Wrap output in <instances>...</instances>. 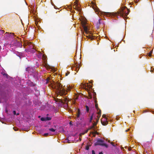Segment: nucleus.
Masks as SVG:
<instances>
[{"instance_id":"f257e3e1","label":"nucleus","mask_w":154,"mask_h":154,"mask_svg":"<svg viewBox=\"0 0 154 154\" xmlns=\"http://www.w3.org/2000/svg\"><path fill=\"white\" fill-rule=\"evenodd\" d=\"M130 11L126 7H124L122 8L119 11L115 13H106L105 12V14L107 16H110L111 14L113 16H116L118 18H119L122 17L123 18H125L129 14Z\"/></svg>"},{"instance_id":"f03ea898","label":"nucleus","mask_w":154,"mask_h":154,"mask_svg":"<svg viewBox=\"0 0 154 154\" xmlns=\"http://www.w3.org/2000/svg\"><path fill=\"white\" fill-rule=\"evenodd\" d=\"M53 87L56 89L57 92L60 96L66 94L65 89L63 88L62 85L60 83L58 82L55 83V85Z\"/></svg>"},{"instance_id":"7ed1b4c3","label":"nucleus","mask_w":154,"mask_h":154,"mask_svg":"<svg viewBox=\"0 0 154 154\" xmlns=\"http://www.w3.org/2000/svg\"><path fill=\"white\" fill-rule=\"evenodd\" d=\"M81 113L80 111V110L79 109H78L77 112H76V116L75 117L76 119L79 118L78 119H79L81 121H82L84 119V116H81Z\"/></svg>"},{"instance_id":"20e7f679","label":"nucleus","mask_w":154,"mask_h":154,"mask_svg":"<svg viewBox=\"0 0 154 154\" xmlns=\"http://www.w3.org/2000/svg\"><path fill=\"white\" fill-rule=\"evenodd\" d=\"M101 121L102 124L103 125H105L107 124L108 122L107 121V119L106 118L104 119H101Z\"/></svg>"},{"instance_id":"39448f33","label":"nucleus","mask_w":154,"mask_h":154,"mask_svg":"<svg viewBox=\"0 0 154 154\" xmlns=\"http://www.w3.org/2000/svg\"><path fill=\"white\" fill-rule=\"evenodd\" d=\"M94 144H106V143H103V140L100 139H98L97 140L96 143Z\"/></svg>"},{"instance_id":"423d86ee","label":"nucleus","mask_w":154,"mask_h":154,"mask_svg":"<svg viewBox=\"0 0 154 154\" xmlns=\"http://www.w3.org/2000/svg\"><path fill=\"white\" fill-rule=\"evenodd\" d=\"M5 35L6 36L11 38H12L14 36V34L12 33L6 32Z\"/></svg>"},{"instance_id":"0eeeda50","label":"nucleus","mask_w":154,"mask_h":154,"mask_svg":"<svg viewBox=\"0 0 154 154\" xmlns=\"http://www.w3.org/2000/svg\"><path fill=\"white\" fill-rule=\"evenodd\" d=\"M63 98H64L63 99V101H62V103L63 104H66L67 105L68 102L67 101V98L64 96H63Z\"/></svg>"},{"instance_id":"6e6552de","label":"nucleus","mask_w":154,"mask_h":154,"mask_svg":"<svg viewBox=\"0 0 154 154\" xmlns=\"http://www.w3.org/2000/svg\"><path fill=\"white\" fill-rule=\"evenodd\" d=\"M26 71H27L28 73H32L33 71V70L32 68L29 67H28L26 68Z\"/></svg>"},{"instance_id":"1a4fd4ad","label":"nucleus","mask_w":154,"mask_h":154,"mask_svg":"<svg viewBox=\"0 0 154 154\" xmlns=\"http://www.w3.org/2000/svg\"><path fill=\"white\" fill-rule=\"evenodd\" d=\"M83 27L84 30L86 34H87L88 33H90V32L88 30V28L86 26L84 25L83 26Z\"/></svg>"},{"instance_id":"9d476101","label":"nucleus","mask_w":154,"mask_h":154,"mask_svg":"<svg viewBox=\"0 0 154 154\" xmlns=\"http://www.w3.org/2000/svg\"><path fill=\"white\" fill-rule=\"evenodd\" d=\"M95 121H93V122H94L93 123L92 126V128H94L95 126H96L97 125V122H98V121H97V120H95Z\"/></svg>"},{"instance_id":"9b49d317","label":"nucleus","mask_w":154,"mask_h":154,"mask_svg":"<svg viewBox=\"0 0 154 154\" xmlns=\"http://www.w3.org/2000/svg\"><path fill=\"white\" fill-rule=\"evenodd\" d=\"M100 116H100V115H98L97 116V118H96L95 116L94 118V119L95 120H97V121H99V118L100 117Z\"/></svg>"},{"instance_id":"f8f14e48","label":"nucleus","mask_w":154,"mask_h":154,"mask_svg":"<svg viewBox=\"0 0 154 154\" xmlns=\"http://www.w3.org/2000/svg\"><path fill=\"white\" fill-rule=\"evenodd\" d=\"M74 8L78 11H81V9H80V7L78 6L77 7L76 5L74 6Z\"/></svg>"},{"instance_id":"ddd939ff","label":"nucleus","mask_w":154,"mask_h":154,"mask_svg":"<svg viewBox=\"0 0 154 154\" xmlns=\"http://www.w3.org/2000/svg\"><path fill=\"white\" fill-rule=\"evenodd\" d=\"M86 37L89 39H91V40H92L94 39V37L91 35H88V36H86Z\"/></svg>"},{"instance_id":"4468645a","label":"nucleus","mask_w":154,"mask_h":154,"mask_svg":"<svg viewBox=\"0 0 154 154\" xmlns=\"http://www.w3.org/2000/svg\"><path fill=\"white\" fill-rule=\"evenodd\" d=\"M95 116H94V114L93 113L92 115L90 117V119L89 120V122H92V119H93L94 117Z\"/></svg>"},{"instance_id":"2eb2a0df","label":"nucleus","mask_w":154,"mask_h":154,"mask_svg":"<svg viewBox=\"0 0 154 154\" xmlns=\"http://www.w3.org/2000/svg\"><path fill=\"white\" fill-rule=\"evenodd\" d=\"M3 76H4L7 79H8L9 76L6 73H5V74H4Z\"/></svg>"},{"instance_id":"dca6fc26","label":"nucleus","mask_w":154,"mask_h":154,"mask_svg":"<svg viewBox=\"0 0 154 154\" xmlns=\"http://www.w3.org/2000/svg\"><path fill=\"white\" fill-rule=\"evenodd\" d=\"M41 120L42 121H46V117H42L41 119Z\"/></svg>"},{"instance_id":"f3484780","label":"nucleus","mask_w":154,"mask_h":154,"mask_svg":"<svg viewBox=\"0 0 154 154\" xmlns=\"http://www.w3.org/2000/svg\"><path fill=\"white\" fill-rule=\"evenodd\" d=\"M46 121H49L51 120V117H46Z\"/></svg>"},{"instance_id":"a211bd4d","label":"nucleus","mask_w":154,"mask_h":154,"mask_svg":"<svg viewBox=\"0 0 154 154\" xmlns=\"http://www.w3.org/2000/svg\"><path fill=\"white\" fill-rule=\"evenodd\" d=\"M38 56V57H39V58L41 57L42 56V53L40 52H39Z\"/></svg>"},{"instance_id":"6ab92c4d","label":"nucleus","mask_w":154,"mask_h":154,"mask_svg":"<svg viewBox=\"0 0 154 154\" xmlns=\"http://www.w3.org/2000/svg\"><path fill=\"white\" fill-rule=\"evenodd\" d=\"M85 107L86 108V110L87 112H88L89 111V109L88 106H86Z\"/></svg>"},{"instance_id":"aec40b11","label":"nucleus","mask_w":154,"mask_h":154,"mask_svg":"<svg viewBox=\"0 0 154 154\" xmlns=\"http://www.w3.org/2000/svg\"><path fill=\"white\" fill-rule=\"evenodd\" d=\"M42 58L43 60H45L46 59V57L44 55H42Z\"/></svg>"},{"instance_id":"412c9836","label":"nucleus","mask_w":154,"mask_h":154,"mask_svg":"<svg viewBox=\"0 0 154 154\" xmlns=\"http://www.w3.org/2000/svg\"><path fill=\"white\" fill-rule=\"evenodd\" d=\"M152 51H151L149 53L148 56L149 57H151L152 55Z\"/></svg>"},{"instance_id":"4be33fe9","label":"nucleus","mask_w":154,"mask_h":154,"mask_svg":"<svg viewBox=\"0 0 154 154\" xmlns=\"http://www.w3.org/2000/svg\"><path fill=\"white\" fill-rule=\"evenodd\" d=\"M49 130L50 131L53 132H54L55 131V130L53 128H49Z\"/></svg>"},{"instance_id":"5701e85b","label":"nucleus","mask_w":154,"mask_h":154,"mask_svg":"<svg viewBox=\"0 0 154 154\" xmlns=\"http://www.w3.org/2000/svg\"><path fill=\"white\" fill-rule=\"evenodd\" d=\"M95 106L96 108L97 109V110H98V109H99L97 103H96V104H95Z\"/></svg>"},{"instance_id":"b1692460","label":"nucleus","mask_w":154,"mask_h":154,"mask_svg":"<svg viewBox=\"0 0 154 154\" xmlns=\"http://www.w3.org/2000/svg\"><path fill=\"white\" fill-rule=\"evenodd\" d=\"M31 51L33 52V53H34L35 52V51H36V50H35V49H34V48H32L31 49Z\"/></svg>"},{"instance_id":"393cba45","label":"nucleus","mask_w":154,"mask_h":154,"mask_svg":"<svg viewBox=\"0 0 154 154\" xmlns=\"http://www.w3.org/2000/svg\"><path fill=\"white\" fill-rule=\"evenodd\" d=\"M69 73H70V72H66V74H65L66 76H67Z\"/></svg>"},{"instance_id":"a878e982","label":"nucleus","mask_w":154,"mask_h":154,"mask_svg":"<svg viewBox=\"0 0 154 154\" xmlns=\"http://www.w3.org/2000/svg\"><path fill=\"white\" fill-rule=\"evenodd\" d=\"M85 149H86L87 150H88L89 149V146H88V145H87V146H86Z\"/></svg>"},{"instance_id":"bb28decb","label":"nucleus","mask_w":154,"mask_h":154,"mask_svg":"<svg viewBox=\"0 0 154 154\" xmlns=\"http://www.w3.org/2000/svg\"><path fill=\"white\" fill-rule=\"evenodd\" d=\"M97 114H98V115H100V116H101V110H100V111L98 112Z\"/></svg>"},{"instance_id":"cd10ccee","label":"nucleus","mask_w":154,"mask_h":154,"mask_svg":"<svg viewBox=\"0 0 154 154\" xmlns=\"http://www.w3.org/2000/svg\"><path fill=\"white\" fill-rule=\"evenodd\" d=\"M46 83H48L49 82V79L48 78L47 79H46Z\"/></svg>"},{"instance_id":"c85d7f7f","label":"nucleus","mask_w":154,"mask_h":154,"mask_svg":"<svg viewBox=\"0 0 154 154\" xmlns=\"http://www.w3.org/2000/svg\"><path fill=\"white\" fill-rule=\"evenodd\" d=\"M101 146H104L106 148H107L108 146V145H101Z\"/></svg>"},{"instance_id":"c756f323","label":"nucleus","mask_w":154,"mask_h":154,"mask_svg":"<svg viewBox=\"0 0 154 154\" xmlns=\"http://www.w3.org/2000/svg\"><path fill=\"white\" fill-rule=\"evenodd\" d=\"M13 113L14 115H15L16 114V111L15 110H14L13 111Z\"/></svg>"},{"instance_id":"7c9ffc66","label":"nucleus","mask_w":154,"mask_h":154,"mask_svg":"<svg viewBox=\"0 0 154 154\" xmlns=\"http://www.w3.org/2000/svg\"><path fill=\"white\" fill-rule=\"evenodd\" d=\"M92 154H95L94 150H92Z\"/></svg>"},{"instance_id":"2f4dec72","label":"nucleus","mask_w":154,"mask_h":154,"mask_svg":"<svg viewBox=\"0 0 154 154\" xmlns=\"http://www.w3.org/2000/svg\"><path fill=\"white\" fill-rule=\"evenodd\" d=\"M130 130V128H128V129H127V130H125V131L127 132V131H129V130Z\"/></svg>"},{"instance_id":"473e14b6","label":"nucleus","mask_w":154,"mask_h":154,"mask_svg":"<svg viewBox=\"0 0 154 154\" xmlns=\"http://www.w3.org/2000/svg\"><path fill=\"white\" fill-rule=\"evenodd\" d=\"M79 65H76V68H77L78 69L79 68Z\"/></svg>"},{"instance_id":"72a5a7b5","label":"nucleus","mask_w":154,"mask_h":154,"mask_svg":"<svg viewBox=\"0 0 154 154\" xmlns=\"http://www.w3.org/2000/svg\"><path fill=\"white\" fill-rule=\"evenodd\" d=\"M102 117L103 118V119H104V118H106V115H103L102 116Z\"/></svg>"},{"instance_id":"f704fd0d","label":"nucleus","mask_w":154,"mask_h":154,"mask_svg":"<svg viewBox=\"0 0 154 154\" xmlns=\"http://www.w3.org/2000/svg\"><path fill=\"white\" fill-rule=\"evenodd\" d=\"M101 20V19H99V21H98V22H99V24L100 23V21Z\"/></svg>"},{"instance_id":"c9c22d12","label":"nucleus","mask_w":154,"mask_h":154,"mask_svg":"<svg viewBox=\"0 0 154 154\" xmlns=\"http://www.w3.org/2000/svg\"><path fill=\"white\" fill-rule=\"evenodd\" d=\"M5 72H2L1 73L3 75L4 74H5Z\"/></svg>"},{"instance_id":"e433bc0d","label":"nucleus","mask_w":154,"mask_h":154,"mask_svg":"<svg viewBox=\"0 0 154 154\" xmlns=\"http://www.w3.org/2000/svg\"><path fill=\"white\" fill-rule=\"evenodd\" d=\"M99 154H103V153L102 152H100L99 153Z\"/></svg>"},{"instance_id":"4c0bfd02","label":"nucleus","mask_w":154,"mask_h":154,"mask_svg":"<svg viewBox=\"0 0 154 154\" xmlns=\"http://www.w3.org/2000/svg\"><path fill=\"white\" fill-rule=\"evenodd\" d=\"M70 88H68V89H67V90H68V91H69V90H70Z\"/></svg>"},{"instance_id":"58836bf2","label":"nucleus","mask_w":154,"mask_h":154,"mask_svg":"<svg viewBox=\"0 0 154 154\" xmlns=\"http://www.w3.org/2000/svg\"><path fill=\"white\" fill-rule=\"evenodd\" d=\"M110 143L112 145L114 144V143H113L112 142H110Z\"/></svg>"},{"instance_id":"ea45409f","label":"nucleus","mask_w":154,"mask_h":154,"mask_svg":"<svg viewBox=\"0 0 154 154\" xmlns=\"http://www.w3.org/2000/svg\"><path fill=\"white\" fill-rule=\"evenodd\" d=\"M95 104H96V103H97V100H95Z\"/></svg>"},{"instance_id":"a19ab883","label":"nucleus","mask_w":154,"mask_h":154,"mask_svg":"<svg viewBox=\"0 0 154 154\" xmlns=\"http://www.w3.org/2000/svg\"><path fill=\"white\" fill-rule=\"evenodd\" d=\"M45 134V135H48V134L46 133V134Z\"/></svg>"},{"instance_id":"79ce46f5","label":"nucleus","mask_w":154,"mask_h":154,"mask_svg":"<svg viewBox=\"0 0 154 154\" xmlns=\"http://www.w3.org/2000/svg\"><path fill=\"white\" fill-rule=\"evenodd\" d=\"M94 96H95V95H96V94L95 93V94H94ZM95 96H94V98H95Z\"/></svg>"},{"instance_id":"37998d69","label":"nucleus","mask_w":154,"mask_h":154,"mask_svg":"<svg viewBox=\"0 0 154 154\" xmlns=\"http://www.w3.org/2000/svg\"><path fill=\"white\" fill-rule=\"evenodd\" d=\"M108 142H109V143H110V141L109 140H108Z\"/></svg>"},{"instance_id":"c03bdc74","label":"nucleus","mask_w":154,"mask_h":154,"mask_svg":"<svg viewBox=\"0 0 154 154\" xmlns=\"http://www.w3.org/2000/svg\"><path fill=\"white\" fill-rule=\"evenodd\" d=\"M113 146H115V147H116V145H112Z\"/></svg>"},{"instance_id":"a18cd8bd","label":"nucleus","mask_w":154,"mask_h":154,"mask_svg":"<svg viewBox=\"0 0 154 154\" xmlns=\"http://www.w3.org/2000/svg\"><path fill=\"white\" fill-rule=\"evenodd\" d=\"M19 114V113H17L16 115H18Z\"/></svg>"},{"instance_id":"49530a36","label":"nucleus","mask_w":154,"mask_h":154,"mask_svg":"<svg viewBox=\"0 0 154 154\" xmlns=\"http://www.w3.org/2000/svg\"><path fill=\"white\" fill-rule=\"evenodd\" d=\"M72 124V123H71V122H70L69 123V124Z\"/></svg>"},{"instance_id":"de8ad7c7","label":"nucleus","mask_w":154,"mask_h":154,"mask_svg":"<svg viewBox=\"0 0 154 154\" xmlns=\"http://www.w3.org/2000/svg\"><path fill=\"white\" fill-rule=\"evenodd\" d=\"M131 150V149H129V150Z\"/></svg>"},{"instance_id":"09e8293b","label":"nucleus","mask_w":154,"mask_h":154,"mask_svg":"<svg viewBox=\"0 0 154 154\" xmlns=\"http://www.w3.org/2000/svg\"><path fill=\"white\" fill-rule=\"evenodd\" d=\"M92 97L91 96V97H90V98H91Z\"/></svg>"},{"instance_id":"8fccbe9b","label":"nucleus","mask_w":154,"mask_h":154,"mask_svg":"<svg viewBox=\"0 0 154 154\" xmlns=\"http://www.w3.org/2000/svg\"><path fill=\"white\" fill-rule=\"evenodd\" d=\"M90 146L91 145H89Z\"/></svg>"}]
</instances>
